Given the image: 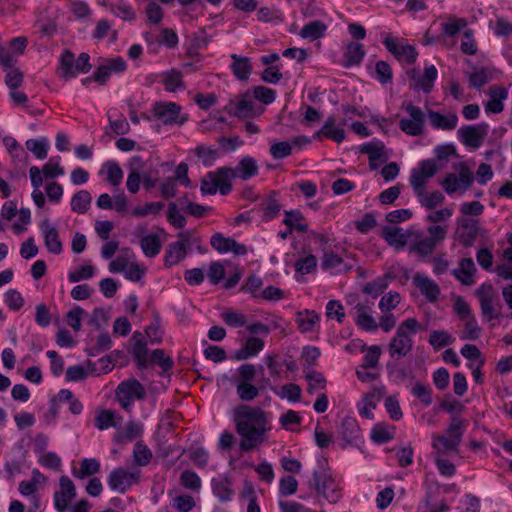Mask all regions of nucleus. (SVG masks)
<instances>
[{
    "mask_svg": "<svg viewBox=\"0 0 512 512\" xmlns=\"http://www.w3.org/2000/svg\"><path fill=\"white\" fill-rule=\"evenodd\" d=\"M479 298L481 312L488 321L501 317L500 306L495 303V294L491 284L483 283L476 291Z\"/></svg>",
    "mask_w": 512,
    "mask_h": 512,
    "instance_id": "nucleus-7",
    "label": "nucleus"
},
{
    "mask_svg": "<svg viewBox=\"0 0 512 512\" xmlns=\"http://www.w3.org/2000/svg\"><path fill=\"white\" fill-rule=\"evenodd\" d=\"M260 388L253 385L251 382H238L236 384V392L242 401L249 402L254 400L259 395Z\"/></svg>",
    "mask_w": 512,
    "mask_h": 512,
    "instance_id": "nucleus-49",
    "label": "nucleus"
},
{
    "mask_svg": "<svg viewBox=\"0 0 512 512\" xmlns=\"http://www.w3.org/2000/svg\"><path fill=\"white\" fill-rule=\"evenodd\" d=\"M399 227H384L382 237L389 245H397L403 247L406 244V237L401 233Z\"/></svg>",
    "mask_w": 512,
    "mask_h": 512,
    "instance_id": "nucleus-51",
    "label": "nucleus"
},
{
    "mask_svg": "<svg viewBox=\"0 0 512 512\" xmlns=\"http://www.w3.org/2000/svg\"><path fill=\"white\" fill-rule=\"evenodd\" d=\"M305 377L308 381L307 392L309 394H314L316 389H324L326 387L327 382L321 372L311 371Z\"/></svg>",
    "mask_w": 512,
    "mask_h": 512,
    "instance_id": "nucleus-58",
    "label": "nucleus"
},
{
    "mask_svg": "<svg viewBox=\"0 0 512 512\" xmlns=\"http://www.w3.org/2000/svg\"><path fill=\"white\" fill-rule=\"evenodd\" d=\"M140 472H130L123 467L115 468L108 477L109 487L120 493L128 491L133 484L138 483Z\"/></svg>",
    "mask_w": 512,
    "mask_h": 512,
    "instance_id": "nucleus-9",
    "label": "nucleus"
},
{
    "mask_svg": "<svg viewBox=\"0 0 512 512\" xmlns=\"http://www.w3.org/2000/svg\"><path fill=\"white\" fill-rule=\"evenodd\" d=\"M453 341L452 336L445 330H434L429 336V344L433 346L435 350L444 348L452 344Z\"/></svg>",
    "mask_w": 512,
    "mask_h": 512,
    "instance_id": "nucleus-50",
    "label": "nucleus"
},
{
    "mask_svg": "<svg viewBox=\"0 0 512 512\" xmlns=\"http://www.w3.org/2000/svg\"><path fill=\"white\" fill-rule=\"evenodd\" d=\"M361 152L369 157V165L372 169L376 166L373 164L376 160H385V146L382 142H370L361 146Z\"/></svg>",
    "mask_w": 512,
    "mask_h": 512,
    "instance_id": "nucleus-36",
    "label": "nucleus"
},
{
    "mask_svg": "<svg viewBox=\"0 0 512 512\" xmlns=\"http://www.w3.org/2000/svg\"><path fill=\"white\" fill-rule=\"evenodd\" d=\"M229 105L231 109L229 113L240 119L257 117L264 112V108L257 106L251 99L250 91L237 96L230 101Z\"/></svg>",
    "mask_w": 512,
    "mask_h": 512,
    "instance_id": "nucleus-6",
    "label": "nucleus"
},
{
    "mask_svg": "<svg viewBox=\"0 0 512 512\" xmlns=\"http://www.w3.org/2000/svg\"><path fill=\"white\" fill-rule=\"evenodd\" d=\"M491 99L486 103L485 110L489 113H500L504 105L502 100L508 96V91L498 85H493L489 89Z\"/></svg>",
    "mask_w": 512,
    "mask_h": 512,
    "instance_id": "nucleus-25",
    "label": "nucleus"
},
{
    "mask_svg": "<svg viewBox=\"0 0 512 512\" xmlns=\"http://www.w3.org/2000/svg\"><path fill=\"white\" fill-rule=\"evenodd\" d=\"M153 115L165 125L182 124L179 121L181 106L175 102H156L153 105Z\"/></svg>",
    "mask_w": 512,
    "mask_h": 512,
    "instance_id": "nucleus-14",
    "label": "nucleus"
},
{
    "mask_svg": "<svg viewBox=\"0 0 512 512\" xmlns=\"http://www.w3.org/2000/svg\"><path fill=\"white\" fill-rule=\"evenodd\" d=\"M134 463L137 466H147L152 459V452L147 445L138 441L133 449Z\"/></svg>",
    "mask_w": 512,
    "mask_h": 512,
    "instance_id": "nucleus-48",
    "label": "nucleus"
},
{
    "mask_svg": "<svg viewBox=\"0 0 512 512\" xmlns=\"http://www.w3.org/2000/svg\"><path fill=\"white\" fill-rule=\"evenodd\" d=\"M327 29L328 27L324 22L320 20H314L305 24L302 27L301 31L299 32V35L303 39L315 41L320 38H323L326 34Z\"/></svg>",
    "mask_w": 512,
    "mask_h": 512,
    "instance_id": "nucleus-28",
    "label": "nucleus"
},
{
    "mask_svg": "<svg viewBox=\"0 0 512 512\" xmlns=\"http://www.w3.org/2000/svg\"><path fill=\"white\" fill-rule=\"evenodd\" d=\"M252 91L253 98L265 105L271 104L276 98L275 90L265 86H255Z\"/></svg>",
    "mask_w": 512,
    "mask_h": 512,
    "instance_id": "nucleus-62",
    "label": "nucleus"
},
{
    "mask_svg": "<svg viewBox=\"0 0 512 512\" xmlns=\"http://www.w3.org/2000/svg\"><path fill=\"white\" fill-rule=\"evenodd\" d=\"M435 247L436 244L434 241L426 237L414 241L410 246V250L418 253L420 256L426 257L432 254Z\"/></svg>",
    "mask_w": 512,
    "mask_h": 512,
    "instance_id": "nucleus-55",
    "label": "nucleus"
},
{
    "mask_svg": "<svg viewBox=\"0 0 512 512\" xmlns=\"http://www.w3.org/2000/svg\"><path fill=\"white\" fill-rule=\"evenodd\" d=\"M418 327L419 322L415 318H408L398 326L387 347L392 359L400 360L412 351L413 340L411 335L416 333Z\"/></svg>",
    "mask_w": 512,
    "mask_h": 512,
    "instance_id": "nucleus-3",
    "label": "nucleus"
},
{
    "mask_svg": "<svg viewBox=\"0 0 512 512\" xmlns=\"http://www.w3.org/2000/svg\"><path fill=\"white\" fill-rule=\"evenodd\" d=\"M492 80V74L487 68H480L469 74L470 86L480 89Z\"/></svg>",
    "mask_w": 512,
    "mask_h": 512,
    "instance_id": "nucleus-52",
    "label": "nucleus"
},
{
    "mask_svg": "<svg viewBox=\"0 0 512 512\" xmlns=\"http://www.w3.org/2000/svg\"><path fill=\"white\" fill-rule=\"evenodd\" d=\"M189 458L196 467L204 469L208 465L209 454L203 447L190 448Z\"/></svg>",
    "mask_w": 512,
    "mask_h": 512,
    "instance_id": "nucleus-61",
    "label": "nucleus"
},
{
    "mask_svg": "<svg viewBox=\"0 0 512 512\" xmlns=\"http://www.w3.org/2000/svg\"><path fill=\"white\" fill-rule=\"evenodd\" d=\"M467 427L468 421L466 419H462L456 415H453L451 417V422L446 430V434L454 439L455 442L460 444Z\"/></svg>",
    "mask_w": 512,
    "mask_h": 512,
    "instance_id": "nucleus-41",
    "label": "nucleus"
},
{
    "mask_svg": "<svg viewBox=\"0 0 512 512\" xmlns=\"http://www.w3.org/2000/svg\"><path fill=\"white\" fill-rule=\"evenodd\" d=\"M339 434L344 441L342 448L345 449L348 445H357L361 439V429L357 420L354 417L346 416L341 421Z\"/></svg>",
    "mask_w": 512,
    "mask_h": 512,
    "instance_id": "nucleus-15",
    "label": "nucleus"
},
{
    "mask_svg": "<svg viewBox=\"0 0 512 512\" xmlns=\"http://www.w3.org/2000/svg\"><path fill=\"white\" fill-rule=\"evenodd\" d=\"M335 118L329 117L322 128L315 133L314 137L320 138V136H324L328 139H331L337 143H341L345 139V131L342 128H335Z\"/></svg>",
    "mask_w": 512,
    "mask_h": 512,
    "instance_id": "nucleus-30",
    "label": "nucleus"
},
{
    "mask_svg": "<svg viewBox=\"0 0 512 512\" xmlns=\"http://www.w3.org/2000/svg\"><path fill=\"white\" fill-rule=\"evenodd\" d=\"M275 195L276 192L272 191L260 204V209L263 211L262 220L264 222H269L276 218L281 210V204L275 198Z\"/></svg>",
    "mask_w": 512,
    "mask_h": 512,
    "instance_id": "nucleus-32",
    "label": "nucleus"
},
{
    "mask_svg": "<svg viewBox=\"0 0 512 512\" xmlns=\"http://www.w3.org/2000/svg\"><path fill=\"white\" fill-rule=\"evenodd\" d=\"M476 268L472 258H463L459 263V268L453 270V275L463 285L470 286L474 283L473 275Z\"/></svg>",
    "mask_w": 512,
    "mask_h": 512,
    "instance_id": "nucleus-23",
    "label": "nucleus"
},
{
    "mask_svg": "<svg viewBox=\"0 0 512 512\" xmlns=\"http://www.w3.org/2000/svg\"><path fill=\"white\" fill-rule=\"evenodd\" d=\"M115 394L117 401L125 410L130 407L134 400H142L146 396L143 385L136 379L121 382Z\"/></svg>",
    "mask_w": 512,
    "mask_h": 512,
    "instance_id": "nucleus-5",
    "label": "nucleus"
},
{
    "mask_svg": "<svg viewBox=\"0 0 512 512\" xmlns=\"http://www.w3.org/2000/svg\"><path fill=\"white\" fill-rule=\"evenodd\" d=\"M235 429L241 437V451H251L263 443L269 430L268 413L259 407L239 405L234 411Z\"/></svg>",
    "mask_w": 512,
    "mask_h": 512,
    "instance_id": "nucleus-1",
    "label": "nucleus"
},
{
    "mask_svg": "<svg viewBox=\"0 0 512 512\" xmlns=\"http://www.w3.org/2000/svg\"><path fill=\"white\" fill-rule=\"evenodd\" d=\"M428 117L431 125L435 129L453 130L458 123V117L455 113L448 116L433 110H429Z\"/></svg>",
    "mask_w": 512,
    "mask_h": 512,
    "instance_id": "nucleus-24",
    "label": "nucleus"
},
{
    "mask_svg": "<svg viewBox=\"0 0 512 512\" xmlns=\"http://www.w3.org/2000/svg\"><path fill=\"white\" fill-rule=\"evenodd\" d=\"M39 226L44 236V244L48 252L59 255L62 252L63 246L58 230L51 225L48 218L43 219Z\"/></svg>",
    "mask_w": 512,
    "mask_h": 512,
    "instance_id": "nucleus-16",
    "label": "nucleus"
},
{
    "mask_svg": "<svg viewBox=\"0 0 512 512\" xmlns=\"http://www.w3.org/2000/svg\"><path fill=\"white\" fill-rule=\"evenodd\" d=\"M259 168L256 160L251 156L243 157L238 166L234 169L235 177L242 180H249L258 174Z\"/></svg>",
    "mask_w": 512,
    "mask_h": 512,
    "instance_id": "nucleus-27",
    "label": "nucleus"
},
{
    "mask_svg": "<svg viewBox=\"0 0 512 512\" xmlns=\"http://www.w3.org/2000/svg\"><path fill=\"white\" fill-rule=\"evenodd\" d=\"M392 279L393 275L390 273H386L383 276L378 277L375 280L364 285L362 287V292L372 296L373 298H377L386 290L390 280Z\"/></svg>",
    "mask_w": 512,
    "mask_h": 512,
    "instance_id": "nucleus-31",
    "label": "nucleus"
},
{
    "mask_svg": "<svg viewBox=\"0 0 512 512\" xmlns=\"http://www.w3.org/2000/svg\"><path fill=\"white\" fill-rule=\"evenodd\" d=\"M100 472V462L95 458H85L80 463L78 470H73V475L78 479L91 477Z\"/></svg>",
    "mask_w": 512,
    "mask_h": 512,
    "instance_id": "nucleus-40",
    "label": "nucleus"
},
{
    "mask_svg": "<svg viewBox=\"0 0 512 512\" xmlns=\"http://www.w3.org/2000/svg\"><path fill=\"white\" fill-rule=\"evenodd\" d=\"M367 350V353L363 357V362L360 365L361 369L367 370L369 368H376L379 363V358L381 356L382 350L380 346L378 345H372L370 347H366V345H363L362 352Z\"/></svg>",
    "mask_w": 512,
    "mask_h": 512,
    "instance_id": "nucleus-44",
    "label": "nucleus"
},
{
    "mask_svg": "<svg viewBox=\"0 0 512 512\" xmlns=\"http://www.w3.org/2000/svg\"><path fill=\"white\" fill-rule=\"evenodd\" d=\"M413 282L427 300L434 302L438 299L440 288L433 280L421 274H416L413 277Z\"/></svg>",
    "mask_w": 512,
    "mask_h": 512,
    "instance_id": "nucleus-20",
    "label": "nucleus"
},
{
    "mask_svg": "<svg viewBox=\"0 0 512 512\" xmlns=\"http://www.w3.org/2000/svg\"><path fill=\"white\" fill-rule=\"evenodd\" d=\"M162 83L169 92L184 86L183 75L179 70L171 69L163 74Z\"/></svg>",
    "mask_w": 512,
    "mask_h": 512,
    "instance_id": "nucleus-46",
    "label": "nucleus"
},
{
    "mask_svg": "<svg viewBox=\"0 0 512 512\" xmlns=\"http://www.w3.org/2000/svg\"><path fill=\"white\" fill-rule=\"evenodd\" d=\"M432 446L437 450L438 454H445L447 452L458 453L459 443L455 442L450 436L435 435L433 436Z\"/></svg>",
    "mask_w": 512,
    "mask_h": 512,
    "instance_id": "nucleus-38",
    "label": "nucleus"
},
{
    "mask_svg": "<svg viewBox=\"0 0 512 512\" xmlns=\"http://www.w3.org/2000/svg\"><path fill=\"white\" fill-rule=\"evenodd\" d=\"M319 321L318 314L313 310L298 312L297 323L301 332L307 333L313 330L315 324Z\"/></svg>",
    "mask_w": 512,
    "mask_h": 512,
    "instance_id": "nucleus-43",
    "label": "nucleus"
},
{
    "mask_svg": "<svg viewBox=\"0 0 512 512\" xmlns=\"http://www.w3.org/2000/svg\"><path fill=\"white\" fill-rule=\"evenodd\" d=\"M180 483L183 487L193 491H198L201 488V479L192 470H185L181 473Z\"/></svg>",
    "mask_w": 512,
    "mask_h": 512,
    "instance_id": "nucleus-57",
    "label": "nucleus"
},
{
    "mask_svg": "<svg viewBox=\"0 0 512 512\" xmlns=\"http://www.w3.org/2000/svg\"><path fill=\"white\" fill-rule=\"evenodd\" d=\"M91 201V194L87 190H80L71 199V210L78 214H84L88 211Z\"/></svg>",
    "mask_w": 512,
    "mask_h": 512,
    "instance_id": "nucleus-39",
    "label": "nucleus"
},
{
    "mask_svg": "<svg viewBox=\"0 0 512 512\" xmlns=\"http://www.w3.org/2000/svg\"><path fill=\"white\" fill-rule=\"evenodd\" d=\"M264 347V341L257 337L248 338L244 346L237 350L235 353V359L245 360L258 354Z\"/></svg>",
    "mask_w": 512,
    "mask_h": 512,
    "instance_id": "nucleus-33",
    "label": "nucleus"
},
{
    "mask_svg": "<svg viewBox=\"0 0 512 512\" xmlns=\"http://www.w3.org/2000/svg\"><path fill=\"white\" fill-rule=\"evenodd\" d=\"M309 485L316 490L318 495H321L329 503H337L341 498L338 484L333 477L325 471H314Z\"/></svg>",
    "mask_w": 512,
    "mask_h": 512,
    "instance_id": "nucleus-4",
    "label": "nucleus"
},
{
    "mask_svg": "<svg viewBox=\"0 0 512 512\" xmlns=\"http://www.w3.org/2000/svg\"><path fill=\"white\" fill-rule=\"evenodd\" d=\"M126 68V61L122 57L106 59L105 63L97 67L93 73L94 81L103 86L108 82L112 73L124 72Z\"/></svg>",
    "mask_w": 512,
    "mask_h": 512,
    "instance_id": "nucleus-13",
    "label": "nucleus"
},
{
    "mask_svg": "<svg viewBox=\"0 0 512 512\" xmlns=\"http://www.w3.org/2000/svg\"><path fill=\"white\" fill-rule=\"evenodd\" d=\"M145 333L151 344H159L162 342L164 332L161 328L158 314H155L154 321L146 327Z\"/></svg>",
    "mask_w": 512,
    "mask_h": 512,
    "instance_id": "nucleus-54",
    "label": "nucleus"
},
{
    "mask_svg": "<svg viewBox=\"0 0 512 512\" xmlns=\"http://www.w3.org/2000/svg\"><path fill=\"white\" fill-rule=\"evenodd\" d=\"M335 118L329 117L322 128L315 133L314 137L320 138V136H324L328 139H331L337 143H341L345 139V131L342 128H335Z\"/></svg>",
    "mask_w": 512,
    "mask_h": 512,
    "instance_id": "nucleus-29",
    "label": "nucleus"
},
{
    "mask_svg": "<svg viewBox=\"0 0 512 512\" xmlns=\"http://www.w3.org/2000/svg\"><path fill=\"white\" fill-rule=\"evenodd\" d=\"M412 394L418 398L425 406L432 404V389L420 382L412 387Z\"/></svg>",
    "mask_w": 512,
    "mask_h": 512,
    "instance_id": "nucleus-63",
    "label": "nucleus"
},
{
    "mask_svg": "<svg viewBox=\"0 0 512 512\" xmlns=\"http://www.w3.org/2000/svg\"><path fill=\"white\" fill-rule=\"evenodd\" d=\"M167 220L177 229H182L186 225V218L179 213L178 206L174 202L168 204Z\"/></svg>",
    "mask_w": 512,
    "mask_h": 512,
    "instance_id": "nucleus-59",
    "label": "nucleus"
},
{
    "mask_svg": "<svg viewBox=\"0 0 512 512\" xmlns=\"http://www.w3.org/2000/svg\"><path fill=\"white\" fill-rule=\"evenodd\" d=\"M395 427L385 423H377L371 429V440L377 444H384L394 438Z\"/></svg>",
    "mask_w": 512,
    "mask_h": 512,
    "instance_id": "nucleus-35",
    "label": "nucleus"
},
{
    "mask_svg": "<svg viewBox=\"0 0 512 512\" xmlns=\"http://www.w3.org/2000/svg\"><path fill=\"white\" fill-rule=\"evenodd\" d=\"M131 340L133 344L128 352L138 369L144 370L150 366L157 365L163 373H168L172 370L174 360L170 356H166L163 349H155L149 353L147 343L143 340L140 332H134Z\"/></svg>",
    "mask_w": 512,
    "mask_h": 512,
    "instance_id": "nucleus-2",
    "label": "nucleus"
},
{
    "mask_svg": "<svg viewBox=\"0 0 512 512\" xmlns=\"http://www.w3.org/2000/svg\"><path fill=\"white\" fill-rule=\"evenodd\" d=\"M140 245L145 256L150 258L158 255L162 247L160 237L157 234L144 236L140 241Z\"/></svg>",
    "mask_w": 512,
    "mask_h": 512,
    "instance_id": "nucleus-42",
    "label": "nucleus"
},
{
    "mask_svg": "<svg viewBox=\"0 0 512 512\" xmlns=\"http://www.w3.org/2000/svg\"><path fill=\"white\" fill-rule=\"evenodd\" d=\"M187 254L185 243L173 242L168 245L164 255V265L172 267L185 259Z\"/></svg>",
    "mask_w": 512,
    "mask_h": 512,
    "instance_id": "nucleus-26",
    "label": "nucleus"
},
{
    "mask_svg": "<svg viewBox=\"0 0 512 512\" xmlns=\"http://www.w3.org/2000/svg\"><path fill=\"white\" fill-rule=\"evenodd\" d=\"M283 224L301 233H305L308 230V224L304 222V216L299 210L285 211Z\"/></svg>",
    "mask_w": 512,
    "mask_h": 512,
    "instance_id": "nucleus-37",
    "label": "nucleus"
},
{
    "mask_svg": "<svg viewBox=\"0 0 512 512\" xmlns=\"http://www.w3.org/2000/svg\"><path fill=\"white\" fill-rule=\"evenodd\" d=\"M408 76L413 81V83L410 84V89L415 91L421 90L428 94L434 87V81L438 76V71L434 65H430L424 68L422 76H420L415 69L410 70Z\"/></svg>",
    "mask_w": 512,
    "mask_h": 512,
    "instance_id": "nucleus-11",
    "label": "nucleus"
},
{
    "mask_svg": "<svg viewBox=\"0 0 512 512\" xmlns=\"http://www.w3.org/2000/svg\"><path fill=\"white\" fill-rule=\"evenodd\" d=\"M26 147L36 158L45 159L48 154V142L46 139H29L26 141Z\"/></svg>",
    "mask_w": 512,
    "mask_h": 512,
    "instance_id": "nucleus-56",
    "label": "nucleus"
},
{
    "mask_svg": "<svg viewBox=\"0 0 512 512\" xmlns=\"http://www.w3.org/2000/svg\"><path fill=\"white\" fill-rule=\"evenodd\" d=\"M210 176L214 178L221 195H227L231 192V179L235 177L234 169L229 167L218 168L216 171L210 172Z\"/></svg>",
    "mask_w": 512,
    "mask_h": 512,
    "instance_id": "nucleus-19",
    "label": "nucleus"
},
{
    "mask_svg": "<svg viewBox=\"0 0 512 512\" xmlns=\"http://www.w3.org/2000/svg\"><path fill=\"white\" fill-rule=\"evenodd\" d=\"M212 492L220 502L232 500L234 495L233 483L228 476H218L211 481Z\"/></svg>",
    "mask_w": 512,
    "mask_h": 512,
    "instance_id": "nucleus-18",
    "label": "nucleus"
},
{
    "mask_svg": "<svg viewBox=\"0 0 512 512\" xmlns=\"http://www.w3.org/2000/svg\"><path fill=\"white\" fill-rule=\"evenodd\" d=\"M75 58L70 50H65L59 58L58 72L61 78L66 80L75 77Z\"/></svg>",
    "mask_w": 512,
    "mask_h": 512,
    "instance_id": "nucleus-34",
    "label": "nucleus"
},
{
    "mask_svg": "<svg viewBox=\"0 0 512 512\" xmlns=\"http://www.w3.org/2000/svg\"><path fill=\"white\" fill-rule=\"evenodd\" d=\"M417 198L420 204L429 210L441 205L445 200L443 193L439 190L433 191L429 194L424 191L422 192V195L417 196Z\"/></svg>",
    "mask_w": 512,
    "mask_h": 512,
    "instance_id": "nucleus-47",
    "label": "nucleus"
},
{
    "mask_svg": "<svg viewBox=\"0 0 512 512\" xmlns=\"http://www.w3.org/2000/svg\"><path fill=\"white\" fill-rule=\"evenodd\" d=\"M457 133L465 146L478 148L482 145L488 133V125L486 123L465 125L462 126Z\"/></svg>",
    "mask_w": 512,
    "mask_h": 512,
    "instance_id": "nucleus-12",
    "label": "nucleus"
},
{
    "mask_svg": "<svg viewBox=\"0 0 512 512\" xmlns=\"http://www.w3.org/2000/svg\"><path fill=\"white\" fill-rule=\"evenodd\" d=\"M172 505L178 512H189L196 506V503L190 495H179L173 498Z\"/></svg>",
    "mask_w": 512,
    "mask_h": 512,
    "instance_id": "nucleus-64",
    "label": "nucleus"
},
{
    "mask_svg": "<svg viewBox=\"0 0 512 512\" xmlns=\"http://www.w3.org/2000/svg\"><path fill=\"white\" fill-rule=\"evenodd\" d=\"M103 168L106 169V180L108 183H110L112 186H118L121 184L123 179V171L117 162L107 161Z\"/></svg>",
    "mask_w": 512,
    "mask_h": 512,
    "instance_id": "nucleus-53",
    "label": "nucleus"
},
{
    "mask_svg": "<svg viewBox=\"0 0 512 512\" xmlns=\"http://www.w3.org/2000/svg\"><path fill=\"white\" fill-rule=\"evenodd\" d=\"M402 107L409 114L410 118L400 120L399 128L401 131L411 136L422 135L425 121L422 110L411 102L404 103Z\"/></svg>",
    "mask_w": 512,
    "mask_h": 512,
    "instance_id": "nucleus-8",
    "label": "nucleus"
},
{
    "mask_svg": "<svg viewBox=\"0 0 512 512\" xmlns=\"http://www.w3.org/2000/svg\"><path fill=\"white\" fill-rule=\"evenodd\" d=\"M473 182V173L465 165H461L459 170V177L456 174H448L441 182L444 190L448 194H452L458 190L464 192Z\"/></svg>",
    "mask_w": 512,
    "mask_h": 512,
    "instance_id": "nucleus-10",
    "label": "nucleus"
},
{
    "mask_svg": "<svg viewBox=\"0 0 512 512\" xmlns=\"http://www.w3.org/2000/svg\"><path fill=\"white\" fill-rule=\"evenodd\" d=\"M356 230L361 234H367L377 226L373 213H365L361 219L354 222Z\"/></svg>",
    "mask_w": 512,
    "mask_h": 512,
    "instance_id": "nucleus-60",
    "label": "nucleus"
},
{
    "mask_svg": "<svg viewBox=\"0 0 512 512\" xmlns=\"http://www.w3.org/2000/svg\"><path fill=\"white\" fill-rule=\"evenodd\" d=\"M381 398V391L375 390L371 393H368L363 398V406L359 408V414L361 417L366 419H373L374 414L372 409L376 407V401H379Z\"/></svg>",
    "mask_w": 512,
    "mask_h": 512,
    "instance_id": "nucleus-45",
    "label": "nucleus"
},
{
    "mask_svg": "<svg viewBox=\"0 0 512 512\" xmlns=\"http://www.w3.org/2000/svg\"><path fill=\"white\" fill-rule=\"evenodd\" d=\"M456 233L459 242L463 246H472L478 235V221L471 218L459 219V226Z\"/></svg>",
    "mask_w": 512,
    "mask_h": 512,
    "instance_id": "nucleus-17",
    "label": "nucleus"
},
{
    "mask_svg": "<svg viewBox=\"0 0 512 512\" xmlns=\"http://www.w3.org/2000/svg\"><path fill=\"white\" fill-rule=\"evenodd\" d=\"M231 59V70L234 76L240 81L248 80L253 69L250 59L236 54H232Z\"/></svg>",
    "mask_w": 512,
    "mask_h": 512,
    "instance_id": "nucleus-22",
    "label": "nucleus"
},
{
    "mask_svg": "<svg viewBox=\"0 0 512 512\" xmlns=\"http://www.w3.org/2000/svg\"><path fill=\"white\" fill-rule=\"evenodd\" d=\"M365 56L363 44L351 41L347 44L344 52L343 66L346 68L359 65Z\"/></svg>",
    "mask_w": 512,
    "mask_h": 512,
    "instance_id": "nucleus-21",
    "label": "nucleus"
}]
</instances>
